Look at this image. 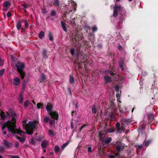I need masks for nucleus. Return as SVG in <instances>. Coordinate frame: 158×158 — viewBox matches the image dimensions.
<instances>
[{
  "label": "nucleus",
  "mask_w": 158,
  "mask_h": 158,
  "mask_svg": "<svg viewBox=\"0 0 158 158\" xmlns=\"http://www.w3.org/2000/svg\"><path fill=\"white\" fill-rule=\"evenodd\" d=\"M16 66L22 78L23 79L25 75V72L23 71L24 67V64L23 62L18 61L16 64Z\"/></svg>",
  "instance_id": "nucleus-4"
},
{
  "label": "nucleus",
  "mask_w": 158,
  "mask_h": 158,
  "mask_svg": "<svg viewBox=\"0 0 158 158\" xmlns=\"http://www.w3.org/2000/svg\"><path fill=\"white\" fill-rule=\"evenodd\" d=\"M114 130L111 129H108L107 130V131L108 133H111L114 132Z\"/></svg>",
  "instance_id": "nucleus-42"
},
{
  "label": "nucleus",
  "mask_w": 158,
  "mask_h": 158,
  "mask_svg": "<svg viewBox=\"0 0 158 158\" xmlns=\"http://www.w3.org/2000/svg\"><path fill=\"white\" fill-rule=\"evenodd\" d=\"M28 104H29V101H26L24 103V107L25 108H26L28 106Z\"/></svg>",
  "instance_id": "nucleus-35"
},
{
  "label": "nucleus",
  "mask_w": 158,
  "mask_h": 158,
  "mask_svg": "<svg viewBox=\"0 0 158 158\" xmlns=\"http://www.w3.org/2000/svg\"><path fill=\"white\" fill-rule=\"evenodd\" d=\"M30 143L33 145H35L36 143V142L34 139H32L30 141Z\"/></svg>",
  "instance_id": "nucleus-38"
},
{
  "label": "nucleus",
  "mask_w": 158,
  "mask_h": 158,
  "mask_svg": "<svg viewBox=\"0 0 158 158\" xmlns=\"http://www.w3.org/2000/svg\"><path fill=\"white\" fill-rule=\"evenodd\" d=\"M60 1L58 0H53V4L56 6H58Z\"/></svg>",
  "instance_id": "nucleus-25"
},
{
  "label": "nucleus",
  "mask_w": 158,
  "mask_h": 158,
  "mask_svg": "<svg viewBox=\"0 0 158 158\" xmlns=\"http://www.w3.org/2000/svg\"><path fill=\"white\" fill-rule=\"evenodd\" d=\"M148 118L149 120H152L154 117L153 115L152 114H150L148 115Z\"/></svg>",
  "instance_id": "nucleus-22"
},
{
  "label": "nucleus",
  "mask_w": 158,
  "mask_h": 158,
  "mask_svg": "<svg viewBox=\"0 0 158 158\" xmlns=\"http://www.w3.org/2000/svg\"><path fill=\"white\" fill-rule=\"evenodd\" d=\"M41 139L40 138H38L37 139V140H38V141H40Z\"/></svg>",
  "instance_id": "nucleus-62"
},
{
  "label": "nucleus",
  "mask_w": 158,
  "mask_h": 158,
  "mask_svg": "<svg viewBox=\"0 0 158 158\" xmlns=\"http://www.w3.org/2000/svg\"><path fill=\"white\" fill-rule=\"evenodd\" d=\"M71 129H73L74 128L73 125V123L72 122H71Z\"/></svg>",
  "instance_id": "nucleus-55"
},
{
  "label": "nucleus",
  "mask_w": 158,
  "mask_h": 158,
  "mask_svg": "<svg viewBox=\"0 0 158 158\" xmlns=\"http://www.w3.org/2000/svg\"><path fill=\"white\" fill-rule=\"evenodd\" d=\"M105 80L107 83L110 82L111 81V78L108 76H105L104 77Z\"/></svg>",
  "instance_id": "nucleus-16"
},
{
  "label": "nucleus",
  "mask_w": 158,
  "mask_h": 158,
  "mask_svg": "<svg viewBox=\"0 0 158 158\" xmlns=\"http://www.w3.org/2000/svg\"><path fill=\"white\" fill-rule=\"evenodd\" d=\"M121 147L120 145H118L116 147V149L118 151V152H119L121 149Z\"/></svg>",
  "instance_id": "nucleus-36"
},
{
  "label": "nucleus",
  "mask_w": 158,
  "mask_h": 158,
  "mask_svg": "<svg viewBox=\"0 0 158 158\" xmlns=\"http://www.w3.org/2000/svg\"><path fill=\"white\" fill-rule=\"evenodd\" d=\"M7 115L9 117V120L6 122L2 124V130H3L5 127H7L9 132L12 135H18L22 136V137H21L16 135L15 137L18 139L20 142L23 143L25 140V138L23 136L25 133L20 129H18L16 127L15 123L17 118L16 114L14 112H11L10 114H8Z\"/></svg>",
  "instance_id": "nucleus-1"
},
{
  "label": "nucleus",
  "mask_w": 158,
  "mask_h": 158,
  "mask_svg": "<svg viewBox=\"0 0 158 158\" xmlns=\"http://www.w3.org/2000/svg\"><path fill=\"white\" fill-rule=\"evenodd\" d=\"M70 53L71 54L73 55L74 54V50L73 48H72L70 50Z\"/></svg>",
  "instance_id": "nucleus-43"
},
{
  "label": "nucleus",
  "mask_w": 158,
  "mask_h": 158,
  "mask_svg": "<svg viewBox=\"0 0 158 158\" xmlns=\"http://www.w3.org/2000/svg\"><path fill=\"white\" fill-rule=\"evenodd\" d=\"M16 27L17 29L18 30H19L20 29H21L22 28L21 27V25L20 22H19L17 23L16 25Z\"/></svg>",
  "instance_id": "nucleus-24"
},
{
  "label": "nucleus",
  "mask_w": 158,
  "mask_h": 158,
  "mask_svg": "<svg viewBox=\"0 0 158 158\" xmlns=\"http://www.w3.org/2000/svg\"><path fill=\"white\" fill-rule=\"evenodd\" d=\"M52 108V105L51 103H48L46 107V109L48 114L51 112Z\"/></svg>",
  "instance_id": "nucleus-9"
},
{
  "label": "nucleus",
  "mask_w": 158,
  "mask_h": 158,
  "mask_svg": "<svg viewBox=\"0 0 158 158\" xmlns=\"http://www.w3.org/2000/svg\"><path fill=\"white\" fill-rule=\"evenodd\" d=\"M81 37L79 34H77L75 37V40L76 41H78L81 39Z\"/></svg>",
  "instance_id": "nucleus-15"
},
{
  "label": "nucleus",
  "mask_w": 158,
  "mask_h": 158,
  "mask_svg": "<svg viewBox=\"0 0 158 158\" xmlns=\"http://www.w3.org/2000/svg\"><path fill=\"white\" fill-rule=\"evenodd\" d=\"M105 73H106V74H110V75L111 76H113L115 74V73H114L113 72H112L111 71L108 70V71H106Z\"/></svg>",
  "instance_id": "nucleus-29"
},
{
  "label": "nucleus",
  "mask_w": 158,
  "mask_h": 158,
  "mask_svg": "<svg viewBox=\"0 0 158 158\" xmlns=\"http://www.w3.org/2000/svg\"><path fill=\"white\" fill-rule=\"evenodd\" d=\"M48 38H49V40L50 41H52L53 37H52V35L51 33H49V35H48Z\"/></svg>",
  "instance_id": "nucleus-31"
},
{
  "label": "nucleus",
  "mask_w": 158,
  "mask_h": 158,
  "mask_svg": "<svg viewBox=\"0 0 158 158\" xmlns=\"http://www.w3.org/2000/svg\"><path fill=\"white\" fill-rule=\"evenodd\" d=\"M114 9L113 15L114 17L117 16L118 12L122 15H125L126 13V10L120 5L116 4L114 7Z\"/></svg>",
  "instance_id": "nucleus-3"
},
{
  "label": "nucleus",
  "mask_w": 158,
  "mask_h": 158,
  "mask_svg": "<svg viewBox=\"0 0 158 158\" xmlns=\"http://www.w3.org/2000/svg\"><path fill=\"white\" fill-rule=\"evenodd\" d=\"M147 73H146V72H145V71H144V72H143L142 73V75L143 76H145V75H146L147 74Z\"/></svg>",
  "instance_id": "nucleus-52"
},
{
  "label": "nucleus",
  "mask_w": 158,
  "mask_h": 158,
  "mask_svg": "<svg viewBox=\"0 0 158 158\" xmlns=\"http://www.w3.org/2000/svg\"><path fill=\"white\" fill-rule=\"evenodd\" d=\"M20 81L18 77H15L14 79L11 81V84L14 85L18 86L19 85Z\"/></svg>",
  "instance_id": "nucleus-5"
},
{
  "label": "nucleus",
  "mask_w": 158,
  "mask_h": 158,
  "mask_svg": "<svg viewBox=\"0 0 158 158\" xmlns=\"http://www.w3.org/2000/svg\"><path fill=\"white\" fill-rule=\"evenodd\" d=\"M48 134L51 137H53L55 135L56 133L53 130H50L48 131Z\"/></svg>",
  "instance_id": "nucleus-17"
},
{
  "label": "nucleus",
  "mask_w": 158,
  "mask_h": 158,
  "mask_svg": "<svg viewBox=\"0 0 158 158\" xmlns=\"http://www.w3.org/2000/svg\"><path fill=\"white\" fill-rule=\"evenodd\" d=\"M119 86L118 85H116L115 86V90L117 92H118L119 90Z\"/></svg>",
  "instance_id": "nucleus-33"
},
{
  "label": "nucleus",
  "mask_w": 158,
  "mask_h": 158,
  "mask_svg": "<svg viewBox=\"0 0 158 158\" xmlns=\"http://www.w3.org/2000/svg\"><path fill=\"white\" fill-rule=\"evenodd\" d=\"M92 30L94 31H96L97 30V28L96 26H94L92 27Z\"/></svg>",
  "instance_id": "nucleus-40"
},
{
  "label": "nucleus",
  "mask_w": 158,
  "mask_h": 158,
  "mask_svg": "<svg viewBox=\"0 0 158 158\" xmlns=\"http://www.w3.org/2000/svg\"><path fill=\"white\" fill-rule=\"evenodd\" d=\"M32 102H33V103L34 105H35V102H34V101H32Z\"/></svg>",
  "instance_id": "nucleus-63"
},
{
  "label": "nucleus",
  "mask_w": 158,
  "mask_h": 158,
  "mask_svg": "<svg viewBox=\"0 0 158 158\" xmlns=\"http://www.w3.org/2000/svg\"><path fill=\"white\" fill-rule=\"evenodd\" d=\"M11 158H19V157L18 156H11Z\"/></svg>",
  "instance_id": "nucleus-47"
},
{
  "label": "nucleus",
  "mask_w": 158,
  "mask_h": 158,
  "mask_svg": "<svg viewBox=\"0 0 158 158\" xmlns=\"http://www.w3.org/2000/svg\"><path fill=\"white\" fill-rule=\"evenodd\" d=\"M27 120H24L23 121V126L26 130L27 134L31 135L33 133V130L36 128V123L32 122H29L28 124H26Z\"/></svg>",
  "instance_id": "nucleus-2"
},
{
  "label": "nucleus",
  "mask_w": 158,
  "mask_h": 158,
  "mask_svg": "<svg viewBox=\"0 0 158 158\" xmlns=\"http://www.w3.org/2000/svg\"><path fill=\"white\" fill-rule=\"evenodd\" d=\"M6 15L8 17H10L11 15V14L10 12H8L7 13Z\"/></svg>",
  "instance_id": "nucleus-49"
},
{
  "label": "nucleus",
  "mask_w": 158,
  "mask_h": 158,
  "mask_svg": "<svg viewBox=\"0 0 158 158\" xmlns=\"http://www.w3.org/2000/svg\"><path fill=\"white\" fill-rule=\"evenodd\" d=\"M3 60H1L0 61V65L1 66H2L3 65Z\"/></svg>",
  "instance_id": "nucleus-54"
},
{
  "label": "nucleus",
  "mask_w": 158,
  "mask_h": 158,
  "mask_svg": "<svg viewBox=\"0 0 158 158\" xmlns=\"http://www.w3.org/2000/svg\"><path fill=\"white\" fill-rule=\"evenodd\" d=\"M4 9L6 10L10 6L11 4L9 1H6L4 2L3 3Z\"/></svg>",
  "instance_id": "nucleus-6"
},
{
  "label": "nucleus",
  "mask_w": 158,
  "mask_h": 158,
  "mask_svg": "<svg viewBox=\"0 0 158 158\" xmlns=\"http://www.w3.org/2000/svg\"><path fill=\"white\" fill-rule=\"evenodd\" d=\"M68 90L69 91V92L70 94L71 95L72 94V93H71V90L70 89V88H68Z\"/></svg>",
  "instance_id": "nucleus-56"
},
{
  "label": "nucleus",
  "mask_w": 158,
  "mask_h": 158,
  "mask_svg": "<svg viewBox=\"0 0 158 158\" xmlns=\"http://www.w3.org/2000/svg\"><path fill=\"white\" fill-rule=\"evenodd\" d=\"M151 142L152 140H149L147 141L144 140L143 144L141 145H139L138 147L140 148H142L144 146L147 147L151 143Z\"/></svg>",
  "instance_id": "nucleus-8"
},
{
  "label": "nucleus",
  "mask_w": 158,
  "mask_h": 158,
  "mask_svg": "<svg viewBox=\"0 0 158 158\" xmlns=\"http://www.w3.org/2000/svg\"><path fill=\"white\" fill-rule=\"evenodd\" d=\"M44 36V33L43 31L40 32L39 34V37L40 39H42Z\"/></svg>",
  "instance_id": "nucleus-27"
},
{
  "label": "nucleus",
  "mask_w": 158,
  "mask_h": 158,
  "mask_svg": "<svg viewBox=\"0 0 158 158\" xmlns=\"http://www.w3.org/2000/svg\"><path fill=\"white\" fill-rule=\"evenodd\" d=\"M54 123V120L49 119V123L50 125H52L53 123Z\"/></svg>",
  "instance_id": "nucleus-37"
},
{
  "label": "nucleus",
  "mask_w": 158,
  "mask_h": 158,
  "mask_svg": "<svg viewBox=\"0 0 158 158\" xmlns=\"http://www.w3.org/2000/svg\"><path fill=\"white\" fill-rule=\"evenodd\" d=\"M111 141V138H108L104 140L103 142L105 143H108L110 142Z\"/></svg>",
  "instance_id": "nucleus-21"
},
{
  "label": "nucleus",
  "mask_w": 158,
  "mask_h": 158,
  "mask_svg": "<svg viewBox=\"0 0 158 158\" xmlns=\"http://www.w3.org/2000/svg\"><path fill=\"white\" fill-rule=\"evenodd\" d=\"M86 126V125H84L83 126H82L81 127V128L80 129V131H81L82 129Z\"/></svg>",
  "instance_id": "nucleus-57"
},
{
  "label": "nucleus",
  "mask_w": 158,
  "mask_h": 158,
  "mask_svg": "<svg viewBox=\"0 0 158 158\" xmlns=\"http://www.w3.org/2000/svg\"><path fill=\"white\" fill-rule=\"evenodd\" d=\"M4 150V148L3 146H0V151L2 152Z\"/></svg>",
  "instance_id": "nucleus-48"
},
{
  "label": "nucleus",
  "mask_w": 158,
  "mask_h": 158,
  "mask_svg": "<svg viewBox=\"0 0 158 158\" xmlns=\"http://www.w3.org/2000/svg\"><path fill=\"white\" fill-rule=\"evenodd\" d=\"M74 81V79L72 75H69V81L71 84H73Z\"/></svg>",
  "instance_id": "nucleus-19"
},
{
  "label": "nucleus",
  "mask_w": 158,
  "mask_h": 158,
  "mask_svg": "<svg viewBox=\"0 0 158 158\" xmlns=\"http://www.w3.org/2000/svg\"><path fill=\"white\" fill-rule=\"evenodd\" d=\"M60 148L58 146H56L54 147V150L55 152L56 153H58L60 151Z\"/></svg>",
  "instance_id": "nucleus-23"
},
{
  "label": "nucleus",
  "mask_w": 158,
  "mask_h": 158,
  "mask_svg": "<svg viewBox=\"0 0 158 158\" xmlns=\"http://www.w3.org/2000/svg\"><path fill=\"white\" fill-rule=\"evenodd\" d=\"M118 48V49L120 50H121L122 49V47L121 46H119Z\"/></svg>",
  "instance_id": "nucleus-58"
},
{
  "label": "nucleus",
  "mask_w": 158,
  "mask_h": 158,
  "mask_svg": "<svg viewBox=\"0 0 158 158\" xmlns=\"http://www.w3.org/2000/svg\"><path fill=\"white\" fill-rule=\"evenodd\" d=\"M0 158H2V156L0 155Z\"/></svg>",
  "instance_id": "nucleus-64"
},
{
  "label": "nucleus",
  "mask_w": 158,
  "mask_h": 158,
  "mask_svg": "<svg viewBox=\"0 0 158 158\" xmlns=\"http://www.w3.org/2000/svg\"><path fill=\"white\" fill-rule=\"evenodd\" d=\"M37 107L38 109H40L41 108L42 106V105L40 103H38L37 104Z\"/></svg>",
  "instance_id": "nucleus-45"
},
{
  "label": "nucleus",
  "mask_w": 158,
  "mask_h": 158,
  "mask_svg": "<svg viewBox=\"0 0 158 158\" xmlns=\"http://www.w3.org/2000/svg\"><path fill=\"white\" fill-rule=\"evenodd\" d=\"M48 144V142L47 140L43 141L41 143V146L43 148H45Z\"/></svg>",
  "instance_id": "nucleus-10"
},
{
  "label": "nucleus",
  "mask_w": 158,
  "mask_h": 158,
  "mask_svg": "<svg viewBox=\"0 0 158 158\" xmlns=\"http://www.w3.org/2000/svg\"><path fill=\"white\" fill-rule=\"evenodd\" d=\"M91 147H89L88 148V151L89 152H91Z\"/></svg>",
  "instance_id": "nucleus-51"
},
{
  "label": "nucleus",
  "mask_w": 158,
  "mask_h": 158,
  "mask_svg": "<svg viewBox=\"0 0 158 158\" xmlns=\"http://www.w3.org/2000/svg\"><path fill=\"white\" fill-rule=\"evenodd\" d=\"M56 15V13L55 11L54 10H52L51 11V15L52 16H55Z\"/></svg>",
  "instance_id": "nucleus-41"
},
{
  "label": "nucleus",
  "mask_w": 158,
  "mask_h": 158,
  "mask_svg": "<svg viewBox=\"0 0 158 158\" xmlns=\"http://www.w3.org/2000/svg\"><path fill=\"white\" fill-rule=\"evenodd\" d=\"M72 4L73 6V8L74 10V11L76 10V6H77V4L76 3L74 2H72Z\"/></svg>",
  "instance_id": "nucleus-32"
},
{
  "label": "nucleus",
  "mask_w": 158,
  "mask_h": 158,
  "mask_svg": "<svg viewBox=\"0 0 158 158\" xmlns=\"http://www.w3.org/2000/svg\"><path fill=\"white\" fill-rule=\"evenodd\" d=\"M120 125V124L119 123H117L116 126V127H117V128H118L119 127Z\"/></svg>",
  "instance_id": "nucleus-53"
},
{
  "label": "nucleus",
  "mask_w": 158,
  "mask_h": 158,
  "mask_svg": "<svg viewBox=\"0 0 158 158\" xmlns=\"http://www.w3.org/2000/svg\"><path fill=\"white\" fill-rule=\"evenodd\" d=\"M46 77L43 74H41L40 75L39 81H40V82H43L44 81Z\"/></svg>",
  "instance_id": "nucleus-13"
},
{
  "label": "nucleus",
  "mask_w": 158,
  "mask_h": 158,
  "mask_svg": "<svg viewBox=\"0 0 158 158\" xmlns=\"http://www.w3.org/2000/svg\"><path fill=\"white\" fill-rule=\"evenodd\" d=\"M3 134H4V135H6V131H3Z\"/></svg>",
  "instance_id": "nucleus-61"
},
{
  "label": "nucleus",
  "mask_w": 158,
  "mask_h": 158,
  "mask_svg": "<svg viewBox=\"0 0 158 158\" xmlns=\"http://www.w3.org/2000/svg\"><path fill=\"white\" fill-rule=\"evenodd\" d=\"M119 153L115 154L114 156L110 155L109 158H118Z\"/></svg>",
  "instance_id": "nucleus-26"
},
{
  "label": "nucleus",
  "mask_w": 158,
  "mask_h": 158,
  "mask_svg": "<svg viewBox=\"0 0 158 158\" xmlns=\"http://www.w3.org/2000/svg\"><path fill=\"white\" fill-rule=\"evenodd\" d=\"M70 21L71 23H72L73 24H75V22L73 21H72L71 20Z\"/></svg>",
  "instance_id": "nucleus-59"
},
{
  "label": "nucleus",
  "mask_w": 158,
  "mask_h": 158,
  "mask_svg": "<svg viewBox=\"0 0 158 158\" xmlns=\"http://www.w3.org/2000/svg\"><path fill=\"white\" fill-rule=\"evenodd\" d=\"M69 143V142H67L65 143H64L63 144L62 146V149L63 150L65 147Z\"/></svg>",
  "instance_id": "nucleus-30"
},
{
  "label": "nucleus",
  "mask_w": 158,
  "mask_h": 158,
  "mask_svg": "<svg viewBox=\"0 0 158 158\" xmlns=\"http://www.w3.org/2000/svg\"><path fill=\"white\" fill-rule=\"evenodd\" d=\"M49 120V119L47 117H45V118H44V122H45V123H47L48 122V121Z\"/></svg>",
  "instance_id": "nucleus-34"
},
{
  "label": "nucleus",
  "mask_w": 158,
  "mask_h": 158,
  "mask_svg": "<svg viewBox=\"0 0 158 158\" xmlns=\"http://www.w3.org/2000/svg\"><path fill=\"white\" fill-rule=\"evenodd\" d=\"M116 96L117 99V100L118 101V102L119 103H118V106L119 109L120 110L121 106L119 105V104L121 103V102L120 101H119V100L120 99V94L118 93V92H117V93L116 95Z\"/></svg>",
  "instance_id": "nucleus-11"
},
{
  "label": "nucleus",
  "mask_w": 158,
  "mask_h": 158,
  "mask_svg": "<svg viewBox=\"0 0 158 158\" xmlns=\"http://www.w3.org/2000/svg\"><path fill=\"white\" fill-rule=\"evenodd\" d=\"M118 129V131H117V132H118V133H121L122 132V131L123 130V129H122V128H117Z\"/></svg>",
  "instance_id": "nucleus-46"
},
{
  "label": "nucleus",
  "mask_w": 158,
  "mask_h": 158,
  "mask_svg": "<svg viewBox=\"0 0 158 158\" xmlns=\"http://www.w3.org/2000/svg\"><path fill=\"white\" fill-rule=\"evenodd\" d=\"M47 57L46 55V54L45 53L44 55V57L45 58H46Z\"/></svg>",
  "instance_id": "nucleus-60"
},
{
  "label": "nucleus",
  "mask_w": 158,
  "mask_h": 158,
  "mask_svg": "<svg viewBox=\"0 0 158 158\" xmlns=\"http://www.w3.org/2000/svg\"><path fill=\"white\" fill-rule=\"evenodd\" d=\"M92 113L95 114L96 113L97 110L95 106H93L92 108Z\"/></svg>",
  "instance_id": "nucleus-28"
},
{
  "label": "nucleus",
  "mask_w": 158,
  "mask_h": 158,
  "mask_svg": "<svg viewBox=\"0 0 158 158\" xmlns=\"http://www.w3.org/2000/svg\"><path fill=\"white\" fill-rule=\"evenodd\" d=\"M60 23L63 30L64 31L66 32L67 31V29L66 27L65 23L63 21H61Z\"/></svg>",
  "instance_id": "nucleus-18"
},
{
  "label": "nucleus",
  "mask_w": 158,
  "mask_h": 158,
  "mask_svg": "<svg viewBox=\"0 0 158 158\" xmlns=\"http://www.w3.org/2000/svg\"><path fill=\"white\" fill-rule=\"evenodd\" d=\"M51 117L56 120H58V114L57 112L55 111H51L48 113Z\"/></svg>",
  "instance_id": "nucleus-7"
},
{
  "label": "nucleus",
  "mask_w": 158,
  "mask_h": 158,
  "mask_svg": "<svg viewBox=\"0 0 158 158\" xmlns=\"http://www.w3.org/2000/svg\"><path fill=\"white\" fill-rule=\"evenodd\" d=\"M5 69H2L1 70H0V76H2L3 73L4 72Z\"/></svg>",
  "instance_id": "nucleus-39"
},
{
  "label": "nucleus",
  "mask_w": 158,
  "mask_h": 158,
  "mask_svg": "<svg viewBox=\"0 0 158 158\" xmlns=\"http://www.w3.org/2000/svg\"><path fill=\"white\" fill-rule=\"evenodd\" d=\"M4 143L7 148H10L12 146V143L10 142H9L8 141L4 140Z\"/></svg>",
  "instance_id": "nucleus-12"
},
{
  "label": "nucleus",
  "mask_w": 158,
  "mask_h": 158,
  "mask_svg": "<svg viewBox=\"0 0 158 158\" xmlns=\"http://www.w3.org/2000/svg\"><path fill=\"white\" fill-rule=\"evenodd\" d=\"M23 95L20 94L18 98V99L19 102L22 103L23 102Z\"/></svg>",
  "instance_id": "nucleus-20"
},
{
  "label": "nucleus",
  "mask_w": 158,
  "mask_h": 158,
  "mask_svg": "<svg viewBox=\"0 0 158 158\" xmlns=\"http://www.w3.org/2000/svg\"><path fill=\"white\" fill-rule=\"evenodd\" d=\"M19 143H16L15 144V146L16 148H18L19 146Z\"/></svg>",
  "instance_id": "nucleus-50"
},
{
  "label": "nucleus",
  "mask_w": 158,
  "mask_h": 158,
  "mask_svg": "<svg viewBox=\"0 0 158 158\" xmlns=\"http://www.w3.org/2000/svg\"><path fill=\"white\" fill-rule=\"evenodd\" d=\"M25 27L26 28H27L28 26V24L27 23V20H25Z\"/></svg>",
  "instance_id": "nucleus-44"
},
{
  "label": "nucleus",
  "mask_w": 158,
  "mask_h": 158,
  "mask_svg": "<svg viewBox=\"0 0 158 158\" xmlns=\"http://www.w3.org/2000/svg\"><path fill=\"white\" fill-rule=\"evenodd\" d=\"M119 65L122 70L124 69L123 61L122 58H120L119 60Z\"/></svg>",
  "instance_id": "nucleus-14"
}]
</instances>
